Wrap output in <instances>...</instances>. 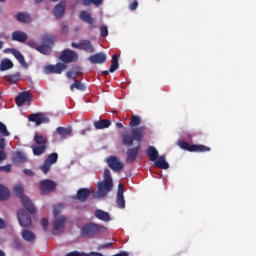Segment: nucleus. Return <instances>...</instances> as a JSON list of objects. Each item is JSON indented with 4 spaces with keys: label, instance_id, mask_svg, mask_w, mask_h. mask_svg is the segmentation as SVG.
I'll use <instances>...</instances> for the list:
<instances>
[{
    "label": "nucleus",
    "instance_id": "b1692460",
    "mask_svg": "<svg viewBox=\"0 0 256 256\" xmlns=\"http://www.w3.org/2000/svg\"><path fill=\"white\" fill-rule=\"evenodd\" d=\"M12 41H18V43H25L27 41V33L17 30L12 33Z\"/></svg>",
    "mask_w": 256,
    "mask_h": 256
},
{
    "label": "nucleus",
    "instance_id": "a878e982",
    "mask_svg": "<svg viewBox=\"0 0 256 256\" xmlns=\"http://www.w3.org/2000/svg\"><path fill=\"white\" fill-rule=\"evenodd\" d=\"M154 166L158 169H169V162L165 160V156H159L158 159L154 162Z\"/></svg>",
    "mask_w": 256,
    "mask_h": 256
},
{
    "label": "nucleus",
    "instance_id": "c03bdc74",
    "mask_svg": "<svg viewBox=\"0 0 256 256\" xmlns=\"http://www.w3.org/2000/svg\"><path fill=\"white\" fill-rule=\"evenodd\" d=\"M0 172L10 173L11 172V164H7L5 166H0Z\"/></svg>",
    "mask_w": 256,
    "mask_h": 256
},
{
    "label": "nucleus",
    "instance_id": "9b49d317",
    "mask_svg": "<svg viewBox=\"0 0 256 256\" xmlns=\"http://www.w3.org/2000/svg\"><path fill=\"white\" fill-rule=\"evenodd\" d=\"M106 163L108 164V167H110V169H112V171H115L116 173H119L123 171V169H125V164H123V162H121V160H119L117 156L108 157L106 159Z\"/></svg>",
    "mask_w": 256,
    "mask_h": 256
},
{
    "label": "nucleus",
    "instance_id": "473e14b6",
    "mask_svg": "<svg viewBox=\"0 0 256 256\" xmlns=\"http://www.w3.org/2000/svg\"><path fill=\"white\" fill-rule=\"evenodd\" d=\"M119 69V56L114 55L112 56L109 72L115 73Z\"/></svg>",
    "mask_w": 256,
    "mask_h": 256
},
{
    "label": "nucleus",
    "instance_id": "f3484780",
    "mask_svg": "<svg viewBox=\"0 0 256 256\" xmlns=\"http://www.w3.org/2000/svg\"><path fill=\"white\" fill-rule=\"evenodd\" d=\"M11 132L7 129V125L5 123L0 122V149H5L6 142L5 137H10Z\"/></svg>",
    "mask_w": 256,
    "mask_h": 256
},
{
    "label": "nucleus",
    "instance_id": "4be33fe9",
    "mask_svg": "<svg viewBox=\"0 0 256 256\" xmlns=\"http://www.w3.org/2000/svg\"><path fill=\"white\" fill-rule=\"evenodd\" d=\"M94 216L96 219H99V221H103L104 223H109V221H111V215L101 209H96L94 211Z\"/></svg>",
    "mask_w": 256,
    "mask_h": 256
},
{
    "label": "nucleus",
    "instance_id": "4d7b16f0",
    "mask_svg": "<svg viewBox=\"0 0 256 256\" xmlns=\"http://www.w3.org/2000/svg\"><path fill=\"white\" fill-rule=\"evenodd\" d=\"M14 243H15L17 249H21L22 245H21V242L19 240H15Z\"/></svg>",
    "mask_w": 256,
    "mask_h": 256
},
{
    "label": "nucleus",
    "instance_id": "f03ea898",
    "mask_svg": "<svg viewBox=\"0 0 256 256\" xmlns=\"http://www.w3.org/2000/svg\"><path fill=\"white\" fill-rule=\"evenodd\" d=\"M98 190L92 193V197L94 199H101L103 197H107L110 191H113V177H111V170H104V180L98 182L97 184Z\"/></svg>",
    "mask_w": 256,
    "mask_h": 256
},
{
    "label": "nucleus",
    "instance_id": "7c9ffc66",
    "mask_svg": "<svg viewBox=\"0 0 256 256\" xmlns=\"http://www.w3.org/2000/svg\"><path fill=\"white\" fill-rule=\"evenodd\" d=\"M16 19L19 21V23H31L32 21L31 16L27 12H19L16 15Z\"/></svg>",
    "mask_w": 256,
    "mask_h": 256
},
{
    "label": "nucleus",
    "instance_id": "69168bd1",
    "mask_svg": "<svg viewBox=\"0 0 256 256\" xmlns=\"http://www.w3.org/2000/svg\"><path fill=\"white\" fill-rule=\"evenodd\" d=\"M5 0H0V3H3Z\"/></svg>",
    "mask_w": 256,
    "mask_h": 256
},
{
    "label": "nucleus",
    "instance_id": "79ce46f5",
    "mask_svg": "<svg viewBox=\"0 0 256 256\" xmlns=\"http://www.w3.org/2000/svg\"><path fill=\"white\" fill-rule=\"evenodd\" d=\"M100 35L101 37H107V35H109V29L107 28V26H102L100 28Z\"/></svg>",
    "mask_w": 256,
    "mask_h": 256
},
{
    "label": "nucleus",
    "instance_id": "6ab92c4d",
    "mask_svg": "<svg viewBox=\"0 0 256 256\" xmlns=\"http://www.w3.org/2000/svg\"><path fill=\"white\" fill-rule=\"evenodd\" d=\"M31 99H33V95L30 92L28 91L21 92L18 94V96L15 99L16 105L18 107H23V104L27 101H31Z\"/></svg>",
    "mask_w": 256,
    "mask_h": 256
},
{
    "label": "nucleus",
    "instance_id": "423d86ee",
    "mask_svg": "<svg viewBox=\"0 0 256 256\" xmlns=\"http://www.w3.org/2000/svg\"><path fill=\"white\" fill-rule=\"evenodd\" d=\"M102 229H105V226L89 222L81 228L80 235L81 237L86 238L95 237V235H99V232L102 231Z\"/></svg>",
    "mask_w": 256,
    "mask_h": 256
},
{
    "label": "nucleus",
    "instance_id": "393cba45",
    "mask_svg": "<svg viewBox=\"0 0 256 256\" xmlns=\"http://www.w3.org/2000/svg\"><path fill=\"white\" fill-rule=\"evenodd\" d=\"M57 135L61 137V139H67V137L71 136V133H73V128L71 127H58L56 129Z\"/></svg>",
    "mask_w": 256,
    "mask_h": 256
},
{
    "label": "nucleus",
    "instance_id": "dca6fc26",
    "mask_svg": "<svg viewBox=\"0 0 256 256\" xmlns=\"http://www.w3.org/2000/svg\"><path fill=\"white\" fill-rule=\"evenodd\" d=\"M140 151H141L140 144H138L136 147L128 148L126 152V163L128 164L135 163V159H137Z\"/></svg>",
    "mask_w": 256,
    "mask_h": 256
},
{
    "label": "nucleus",
    "instance_id": "338daca9",
    "mask_svg": "<svg viewBox=\"0 0 256 256\" xmlns=\"http://www.w3.org/2000/svg\"><path fill=\"white\" fill-rule=\"evenodd\" d=\"M52 1H59V0H52Z\"/></svg>",
    "mask_w": 256,
    "mask_h": 256
},
{
    "label": "nucleus",
    "instance_id": "4468645a",
    "mask_svg": "<svg viewBox=\"0 0 256 256\" xmlns=\"http://www.w3.org/2000/svg\"><path fill=\"white\" fill-rule=\"evenodd\" d=\"M57 187V184L49 179L42 180L40 182V191L42 195H47L51 193V191H55V188Z\"/></svg>",
    "mask_w": 256,
    "mask_h": 256
},
{
    "label": "nucleus",
    "instance_id": "c85d7f7f",
    "mask_svg": "<svg viewBox=\"0 0 256 256\" xmlns=\"http://www.w3.org/2000/svg\"><path fill=\"white\" fill-rule=\"evenodd\" d=\"M13 163H27V156L23 152H15L12 157Z\"/></svg>",
    "mask_w": 256,
    "mask_h": 256
},
{
    "label": "nucleus",
    "instance_id": "5701e85b",
    "mask_svg": "<svg viewBox=\"0 0 256 256\" xmlns=\"http://www.w3.org/2000/svg\"><path fill=\"white\" fill-rule=\"evenodd\" d=\"M113 122H111V120H107V119H100V120H96L94 121L93 125L95 127L96 130H103V129H109L110 126L112 125Z\"/></svg>",
    "mask_w": 256,
    "mask_h": 256
},
{
    "label": "nucleus",
    "instance_id": "6e6552de",
    "mask_svg": "<svg viewBox=\"0 0 256 256\" xmlns=\"http://www.w3.org/2000/svg\"><path fill=\"white\" fill-rule=\"evenodd\" d=\"M59 59L64 65L69 63H77V61H79V54L74 50L64 49L61 52Z\"/></svg>",
    "mask_w": 256,
    "mask_h": 256
},
{
    "label": "nucleus",
    "instance_id": "1a4fd4ad",
    "mask_svg": "<svg viewBox=\"0 0 256 256\" xmlns=\"http://www.w3.org/2000/svg\"><path fill=\"white\" fill-rule=\"evenodd\" d=\"M18 221L21 227L29 229L33 222L31 221V215L25 211V209H19L17 212Z\"/></svg>",
    "mask_w": 256,
    "mask_h": 256
},
{
    "label": "nucleus",
    "instance_id": "9d476101",
    "mask_svg": "<svg viewBox=\"0 0 256 256\" xmlns=\"http://www.w3.org/2000/svg\"><path fill=\"white\" fill-rule=\"evenodd\" d=\"M71 47L74 49H79L80 51H85V53H94L95 48L89 40H80L79 43L72 42Z\"/></svg>",
    "mask_w": 256,
    "mask_h": 256
},
{
    "label": "nucleus",
    "instance_id": "8fccbe9b",
    "mask_svg": "<svg viewBox=\"0 0 256 256\" xmlns=\"http://www.w3.org/2000/svg\"><path fill=\"white\" fill-rule=\"evenodd\" d=\"M109 247H113V242H109L106 244H102L99 249H109Z\"/></svg>",
    "mask_w": 256,
    "mask_h": 256
},
{
    "label": "nucleus",
    "instance_id": "f257e3e1",
    "mask_svg": "<svg viewBox=\"0 0 256 256\" xmlns=\"http://www.w3.org/2000/svg\"><path fill=\"white\" fill-rule=\"evenodd\" d=\"M41 43V45H38L34 40H28L26 45L31 47V49H35L42 55H51V52L53 51V45H55V36L46 33L41 36Z\"/></svg>",
    "mask_w": 256,
    "mask_h": 256
},
{
    "label": "nucleus",
    "instance_id": "20e7f679",
    "mask_svg": "<svg viewBox=\"0 0 256 256\" xmlns=\"http://www.w3.org/2000/svg\"><path fill=\"white\" fill-rule=\"evenodd\" d=\"M13 192L16 195V197H19L21 199V203L23 207L28 210L31 215H35L37 213V209L35 208V205H33V202L29 197L25 196L23 193H25V189L23 188V185L18 184L14 186Z\"/></svg>",
    "mask_w": 256,
    "mask_h": 256
},
{
    "label": "nucleus",
    "instance_id": "7ed1b4c3",
    "mask_svg": "<svg viewBox=\"0 0 256 256\" xmlns=\"http://www.w3.org/2000/svg\"><path fill=\"white\" fill-rule=\"evenodd\" d=\"M145 126H140L131 129V134L129 133H122L121 139L122 143L125 147H132L134 141L137 143H141L143 138L145 137Z\"/></svg>",
    "mask_w": 256,
    "mask_h": 256
},
{
    "label": "nucleus",
    "instance_id": "3c124183",
    "mask_svg": "<svg viewBox=\"0 0 256 256\" xmlns=\"http://www.w3.org/2000/svg\"><path fill=\"white\" fill-rule=\"evenodd\" d=\"M23 173L25 175H28V177H33V175H35V173H33V171L29 170V169H24Z\"/></svg>",
    "mask_w": 256,
    "mask_h": 256
},
{
    "label": "nucleus",
    "instance_id": "bf43d9fd",
    "mask_svg": "<svg viewBox=\"0 0 256 256\" xmlns=\"http://www.w3.org/2000/svg\"><path fill=\"white\" fill-rule=\"evenodd\" d=\"M109 71H107V70H104V71H102V75H104V77H107V75H109Z\"/></svg>",
    "mask_w": 256,
    "mask_h": 256
},
{
    "label": "nucleus",
    "instance_id": "0e129e2a",
    "mask_svg": "<svg viewBox=\"0 0 256 256\" xmlns=\"http://www.w3.org/2000/svg\"><path fill=\"white\" fill-rule=\"evenodd\" d=\"M82 135H85V130L82 131Z\"/></svg>",
    "mask_w": 256,
    "mask_h": 256
},
{
    "label": "nucleus",
    "instance_id": "680f3d73",
    "mask_svg": "<svg viewBox=\"0 0 256 256\" xmlns=\"http://www.w3.org/2000/svg\"><path fill=\"white\" fill-rule=\"evenodd\" d=\"M0 49H3V41H0Z\"/></svg>",
    "mask_w": 256,
    "mask_h": 256
},
{
    "label": "nucleus",
    "instance_id": "37998d69",
    "mask_svg": "<svg viewBox=\"0 0 256 256\" xmlns=\"http://www.w3.org/2000/svg\"><path fill=\"white\" fill-rule=\"evenodd\" d=\"M138 7H139V2L137 0H134L129 5L130 11H136Z\"/></svg>",
    "mask_w": 256,
    "mask_h": 256
},
{
    "label": "nucleus",
    "instance_id": "f704fd0d",
    "mask_svg": "<svg viewBox=\"0 0 256 256\" xmlns=\"http://www.w3.org/2000/svg\"><path fill=\"white\" fill-rule=\"evenodd\" d=\"M19 79H21L20 73L9 74L5 76V81L11 84L19 83Z\"/></svg>",
    "mask_w": 256,
    "mask_h": 256
},
{
    "label": "nucleus",
    "instance_id": "de8ad7c7",
    "mask_svg": "<svg viewBox=\"0 0 256 256\" xmlns=\"http://www.w3.org/2000/svg\"><path fill=\"white\" fill-rule=\"evenodd\" d=\"M67 33H69V26L63 24L62 29H61V34L62 35H67Z\"/></svg>",
    "mask_w": 256,
    "mask_h": 256
},
{
    "label": "nucleus",
    "instance_id": "aec40b11",
    "mask_svg": "<svg viewBox=\"0 0 256 256\" xmlns=\"http://www.w3.org/2000/svg\"><path fill=\"white\" fill-rule=\"evenodd\" d=\"M91 195V190L89 188H80L78 189L76 195L74 196V199L77 201H80V203H85L87 199H89V196Z\"/></svg>",
    "mask_w": 256,
    "mask_h": 256
},
{
    "label": "nucleus",
    "instance_id": "c9c22d12",
    "mask_svg": "<svg viewBox=\"0 0 256 256\" xmlns=\"http://www.w3.org/2000/svg\"><path fill=\"white\" fill-rule=\"evenodd\" d=\"M70 89L71 91H73L74 89H77L78 91H85V89H87V86H85V84H83L81 81L75 80L74 83L71 84Z\"/></svg>",
    "mask_w": 256,
    "mask_h": 256
},
{
    "label": "nucleus",
    "instance_id": "0eeeda50",
    "mask_svg": "<svg viewBox=\"0 0 256 256\" xmlns=\"http://www.w3.org/2000/svg\"><path fill=\"white\" fill-rule=\"evenodd\" d=\"M178 145L180 149H183L184 151H189L190 153H207L211 151V148L209 146H205L203 144H189V142L186 141H179Z\"/></svg>",
    "mask_w": 256,
    "mask_h": 256
},
{
    "label": "nucleus",
    "instance_id": "39448f33",
    "mask_svg": "<svg viewBox=\"0 0 256 256\" xmlns=\"http://www.w3.org/2000/svg\"><path fill=\"white\" fill-rule=\"evenodd\" d=\"M33 141L34 143H36V145L31 146L33 155H35L36 157H41V155H43V153L47 151L48 139L47 137L36 133L33 138Z\"/></svg>",
    "mask_w": 256,
    "mask_h": 256
},
{
    "label": "nucleus",
    "instance_id": "bb28decb",
    "mask_svg": "<svg viewBox=\"0 0 256 256\" xmlns=\"http://www.w3.org/2000/svg\"><path fill=\"white\" fill-rule=\"evenodd\" d=\"M146 155L153 162H155V161H157L159 159V151H157V149L154 146H149L148 147Z\"/></svg>",
    "mask_w": 256,
    "mask_h": 256
},
{
    "label": "nucleus",
    "instance_id": "e2e57ef3",
    "mask_svg": "<svg viewBox=\"0 0 256 256\" xmlns=\"http://www.w3.org/2000/svg\"><path fill=\"white\" fill-rule=\"evenodd\" d=\"M43 0H35V3H41Z\"/></svg>",
    "mask_w": 256,
    "mask_h": 256
},
{
    "label": "nucleus",
    "instance_id": "e433bc0d",
    "mask_svg": "<svg viewBox=\"0 0 256 256\" xmlns=\"http://www.w3.org/2000/svg\"><path fill=\"white\" fill-rule=\"evenodd\" d=\"M9 196V190L5 186L0 185V201H7Z\"/></svg>",
    "mask_w": 256,
    "mask_h": 256
},
{
    "label": "nucleus",
    "instance_id": "ea45409f",
    "mask_svg": "<svg viewBox=\"0 0 256 256\" xmlns=\"http://www.w3.org/2000/svg\"><path fill=\"white\" fill-rule=\"evenodd\" d=\"M139 125H141V117L133 115L131 117L129 126L130 127H139Z\"/></svg>",
    "mask_w": 256,
    "mask_h": 256
},
{
    "label": "nucleus",
    "instance_id": "72a5a7b5",
    "mask_svg": "<svg viewBox=\"0 0 256 256\" xmlns=\"http://www.w3.org/2000/svg\"><path fill=\"white\" fill-rule=\"evenodd\" d=\"M8 69H13V62L7 58H4L0 63V71H8Z\"/></svg>",
    "mask_w": 256,
    "mask_h": 256
},
{
    "label": "nucleus",
    "instance_id": "09e8293b",
    "mask_svg": "<svg viewBox=\"0 0 256 256\" xmlns=\"http://www.w3.org/2000/svg\"><path fill=\"white\" fill-rule=\"evenodd\" d=\"M5 159H7V154H5V151L0 148V162L5 161Z\"/></svg>",
    "mask_w": 256,
    "mask_h": 256
},
{
    "label": "nucleus",
    "instance_id": "052dcab7",
    "mask_svg": "<svg viewBox=\"0 0 256 256\" xmlns=\"http://www.w3.org/2000/svg\"><path fill=\"white\" fill-rule=\"evenodd\" d=\"M0 256H6L5 252H3L2 250H0Z\"/></svg>",
    "mask_w": 256,
    "mask_h": 256
},
{
    "label": "nucleus",
    "instance_id": "a211bd4d",
    "mask_svg": "<svg viewBox=\"0 0 256 256\" xmlns=\"http://www.w3.org/2000/svg\"><path fill=\"white\" fill-rule=\"evenodd\" d=\"M65 223H67V217L60 216L55 218L53 221V229L54 231H58L59 233H63L65 231Z\"/></svg>",
    "mask_w": 256,
    "mask_h": 256
},
{
    "label": "nucleus",
    "instance_id": "5fc2aeb1",
    "mask_svg": "<svg viewBox=\"0 0 256 256\" xmlns=\"http://www.w3.org/2000/svg\"><path fill=\"white\" fill-rule=\"evenodd\" d=\"M5 227H7V223L5 222V220L0 218V229H5Z\"/></svg>",
    "mask_w": 256,
    "mask_h": 256
},
{
    "label": "nucleus",
    "instance_id": "2eb2a0df",
    "mask_svg": "<svg viewBox=\"0 0 256 256\" xmlns=\"http://www.w3.org/2000/svg\"><path fill=\"white\" fill-rule=\"evenodd\" d=\"M28 121L31 123H36L37 126L42 125V123H49V117L45 116V114L38 112L34 114H30L28 116Z\"/></svg>",
    "mask_w": 256,
    "mask_h": 256
},
{
    "label": "nucleus",
    "instance_id": "603ef678",
    "mask_svg": "<svg viewBox=\"0 0 256 256\" xmlns=\"http://www.w3.org/2000/svg\"><path fill=\"white\" fill-rule=\"evenodd\" d=\"M53 213H54L55 219H58L57 217H59V215L61 214V210H59V208L55 207Z\"/></svg>",
    "mask_w": 256,
    "mask_h": 256
},
{
    "label": "nucleus",
    "instance_id": "a18cd8bd",
    "mask_svg": "<svg viewBox=\"0 0 256 256\" xmlns=\"http://www.w3.org/2000/svg\"><path fill=\"white\" fill-rule=\"evenodd\" d=\"M41 225H42L44 231H47V227H49V220L47 218H43L41 220Z\"/></svg>",
    "mask_w": 256,
    "mask_h": 256
},
{
    "label": "nucleus",
    "instance_id": "864d4df0",
    "mask_svg": "<svg viewBox=\"0 0 256 256\" xmlns=\"http://www.w3.org/2000/svg\"><path fill=\"white\" fill-rule=\"evenodd\" d=\"M91 3H93V0H82V4L84 5V7H89Z\"/></svg>",
    "mask_w": 256,
    "mask_h": 256
},
{
    "label": "nucleus",
    "instance_id": "c756f323",
    "mask_svg": "<svg viewBox=\"0 0 256 256\" xmlns=\"http://www.w3.org/2000/svg\"><path fill=\"white\" fill-rule=\"evenodd\" d=\"M63 15H65V4L60 3L54 8V17H56V19H61Z\"/></svg>",
    "mask_w": 256,
    "mask_h": 256
},
{
    "label": "nucleus",
    "instance_id": "6e6d98bb",
    "mask_svg": "<svg viewBox=\"0 0 256 256\" xmlns=\"http://www.w3.org/2000/svg\"><path fill=\"white\" fill-rule=\"evenodd\" d=\"M93 5H96V7H99V5H102L103 0H92Z\"/></svg>",
    "mask_w": 256,
    "mask_h": 256
},
{
    "label": "nucleus",
    "instance_id": "49530a36",
    "mask_svg": "<svg viewBox=\"0 0 256 256\" xmlns=\"http://www.w3.org/2000/svg\"><path fill=\"white\" fill-rule=\"evenodd\" d=\"M123 193H125V186H123V184H119L117 195H123Z\"/></svg>",
    "mask_w": 256,
    "mask_h": 256
},
{
    "label": "nucleus",
    "instance_id": "774afa93",
    "mask_svg": "<svg viewBox=\"0 0 256 256\" xmlns=\"http://www.w3.org/2000/svg\"><path fill=\"white\" fill-rule=\"evenodd\" d=\"M0 99H1V94H0Z\"/></svg>",
    "mask_w": 256,
    "mask_h": 256
},
{
    "label": "nucleus",
    "instance_id": "cd10ccee",
    "mask_svg": "<svg viewBox=\"0 0 256 256\" xmlns=\"http://www.w3.org/2000/svg\"><path fill=\"white\" fill-rule=\"evenodd\" d=\"M80 19L84 21V23H88V25H93L95 23V19H93L91 14L85 10L80 12Z\"/></svg>",
    "mask_w": 256,
    "mask_h": 256
},
{
    "label": "nucleus",
    "instance_id": "13d9d810",
    "mask_svg": "<svg viewBox=\"0 0 256 256\" xmlns=\"http://www.w3.org/2000/svg\"><path fill=\"white\" fill-rule=\"evenodd\" d=\"M116 128H117V129H123V124L120 123V122H117V123H116Z\"/></svg>",
    "mask_w": 256,
    "mask_h": 256
},
{
    "label": "nucleus",
    "instance_id": "ddd939ff",
    "mask_svg": "<svg viewBox=\"0 0 256 256\" xmlns=\"http://www.w3.org/2000/svg\"><path fill=\"white\" fill-rule=\"evenodd\" d=\"M65 69H67V64L58 62L56 65L49 64L45 66V73H47V75L51 73H54L55 75H61Z\"/></svg>",
    "mask_w": 256,
    "mask_h": 256
},
{
    "label": "nucleus",
    "instance_id": "4c0bfd02",
    "mask_svg": "<svg viewBox=\"0 0 256 256\" xmlns=\"http://www.w3.org/2000/svg\"><path fill=\"white\" fill-rule=\"evenodd\" d=\"M22 239H24V241L33 242L35 234L29 230H24L22 232Z\"/></svg>",
    "mask_w": 256,
    "mask_h": 256
},
{
    "label": "nucleus",
    "instance_id": "58836bf2",
    "mask_svg": "<svg viewBox=\"0 0 256 256\" xmlns=\"http://www.w3.org/2000/svg\"><path fill=\"white\" fill-rule=\"evenodd\" d=\"M82 75L83 74L80 71H75V70L66 72L67 79H73V81H75V79H77L78 77H81Z\"/></svg>",
    "mask_w": 256,
    "mask_h": 256
},
{
    "label": "nucleus",
    "instance_id": "2f4dec72",
    "mask_svg": "<svg viewBox=\"0 0 256 256\" xmlns=\"http://www.w3.org/2000/svg\"><path fill=\"white\" fill-rule=\"evenodd\" d=\"M12 55L17 59V61L22 65V67H27V62H25V56L21 54L18 50L13 49Z\"/></svg>",
    "mask_w": 256,
    "mask_h": 256
},
{
    "label": "nucleus",
    "instance_id": "a19ab883",
    "mask_svg": "<svg viewBox=\"0 0 256 256\" xmlns=\"http://www.w3.org/2000/svg\"><path fill=\"white\" fill-rule=\"evenodd\" d=\"M116 203L120 209H125V196L123 194L117 195Z\"/></svg>",
    "mask_w": 256,
    "mask_h": 256
},
{
    "label": "nucleus",
    "instance_id": "412c9836",
    "mask_svg": "<svg viewBox=\"0 0 256 256\" xmlns=\"http://www.w3.org/2000/svg\"><path fill=\"white\" fill-rule=\"evenodd\" d=\"M88 60L92 65H103L107 61V56L104 53H96L91 55Z\"/></svg>",
    "mask_w": 256,
    "mask_h": 256
},
{
    "label": "nucleus",
    "instance_id": "f8f14e48",
    "mask_svg": "<svg viewBox=\"0 0 256 256\" xmlns=\"http://www.w3.org/2000/svg\"><path fill=\"white\" fill-rule=\"evenodd\" d=\"M58 159H59V154H57V152H53L49 154L44 164L40 166L41 171L44 172L45 174L49 173V170L51 169V165H55Z\"/></svg>",
    "mask_w": 256,
    "mask_h": 256
}]
</instances>
